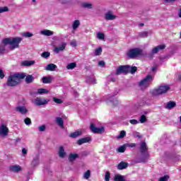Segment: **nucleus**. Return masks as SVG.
I'll return each instance as SVG.
<instances>
[{"label":"nucleus","mask_w":181,"mask_h":181,"mask_svg":"<svg viewBox=\"0 0 181 181\" xmlns=\"http://www.w3.org/2000/svg\"><path fill=\"white\" fill-rule=\"evenodd\" d=\"M41 56L44 59H47V57H50V52H44L42 53Z\"/></svg>","instance_id":"obj_40"},{"label":"nucleus","mask_w":181,"mask_h":181,"mask_svg":"<svg viewBox=\"0 0 181 181\" xmlns=\"http://www.w3.org/2000/svg\"><path fill=\"white\" fill-rule=\"evenodd\" d=\"M91 141V137H84L79 139L76 144L77 145H83V144H87Z\"/></svg>","instance_id":"obj_13"},{"label":"nucleus","mask_w":181,"mask_h":181,"mask_svg":"<svg viewBox=\"0 0 181 181\" xmlns=\"http://www.w3.org/2000/svg\"><path fill=\"white\" fill-rule=\"evenodd\" d=\"M130 66L129 65H122L119 66L116 70V75L119 76V74H128L129 73Z\"/></svg>","instance_id":"obj_5"},{"label":"nucleus","mask_w":181,"mask_h":181,"mask_svg":"<svg viewBox=\"0 0 181 181\" xmlns=\"http://www.w3.org/2000/svg\"><path fill=\"white\" fill-rule=\"evenodd\" d=\"M22 42V37H8L4 38L1 41V43L5 46L11 45L10 50H14L19 47V43Z\"/></svg>","instance_id":"obj_2"},{"label":"nucleus","mask_w":181,"mask_h":181,"mask_svg":"<svg viewBox=\"0 0 181 181\" xmlns=\"http://www.w3.org/2000/svg\"><path fill=\"white\" fill-rule=\"evenodd\" d=\"M30 95H33V94H40V95H42V94H49V90L45 88H40L37 90V92L30 93Z\"/></svg>","instance_id":"obj_18"},{"label":"nucleus","mask_w":181,"mask_h":181,"mask_svg":"<svg viewBox=\"0 0 181 181\" xmlns=\"http://www.w3.org/2000/svg\"><path fill=\"white\" fill-rule=\"evenodd\" d=\"M90 176H91V171L90 170H88L83 175V177L85 179H90Z\"/></svg>","instance_id":"obj_34"},{"label":"nucleus","mask_w":181,"mask_h":181,"mask_svg":"<svg viewBox=\"0 0 181 181\" xmlns=\"http://www.w3.org/2000/svg\"><path fill=\"white\" fill-rule=\"evenodd\" d=\"M149 59H153V56L150 55V56H149Z\"/></svg>","instance_id":"obj_62"},{"label":"nucleus","mask_w":181,"mask_h":181,"mask_svg":"<svg viewBox=\"0 0 181 181\" xmlns=\"http://www.w3.org/2000/svg\"><path fill=\"white\" fill-rule=\"evenodd\" d=\"M0 78L3 79L5 78V74L4 73V71L0 69Z\"/></svg>","instance_id":"obj_53"},{"label":"nucleus","mask_w":181,"mask_h":181,"mask_svg":"<svg viewBox=\"0 0 181 181\" xmlns=\"http://www.w3.org/2000/svg\"><path fill=\"white\" fill-rule=\"evenodd\" d=\"M56 69H57V66L54 64H49L46 67L47 71H54Z\"/></svg>","instance_id":"obj_20"},{"label":"nucleus","mask_w":181,"mask_h":181,"mask_svg":"<svg viewBox=\"0 0 181 181\" xmlns=\"http://www.w3.org/2000/svg\"><path fill=\"white\" fill-rule=\"evenodd\" d=\"M90 129L93 134H104L105 131L103 127H97L93 123H90Z\"/></svg>","instance_id":"obj_7"},{"label":"nucleus","mask_w":181,"mask_h":181,"mask_svg":"<svg viewBox=\"0 0 181 181\" xmlns=\"http://www.w3.org/2000/svg\"><path fill=\"white\" fill-rule=\"evenodd\" d=\"M5 46L0 45V54H4V52H5Z\"/></svg>","instance_id":"obj_51"},{"label":"nucleus","mask_w":181,"mask_h":181,"mask_svg":"<svg viewBox=\"0 0 181 181\" xmlns=\"http://www.w3.org/2000/svg\"><path fill=\"white\" fill-rule=\"evenodd\" d=\"M110 103H112L113 105H117L118 104V100L114 98H110Z\"/></svg>","instance_id":"obj_47"},{"label":"nucleus","mask_w":181,"mask_h":181,"mask_svg":"<svg viewBox=\"0 0 181 181\" xmlns=\"http://www.w3.org/2000/svg\"><path fill=\"white\" fill-rule=\"evenodd\" d=\"M165 2H175L176 0H163Z\"/></svg>","instance_id":"obj_58"},{"label":"nucleus","mask_w":181,"mask_h":181,"mask_svg":"<svg viewBox=\"0 0 181 181\" xmlns=\"http://www.w3.org/2000/svg\"><path fill=\"white\" fill-rule=\"evenodd\" d=\"M38 129H39L40 132H43L46 131V126L45 124L41 125L38 127Z\"/></svg>","instance_id":"obj_49"},{"label":"nucleus","mask_w":181,"mask_h":181,"mask_svg":"<svg viewBox=\"0 0 181 181\" xmlns=\"http://www.w3.org/2000/svg\"><path fill=\"white\" fill-rule=\"evenodd\" d=\"M153 81V76L152 75H147L143 80L139 82V86H144L145 87H149Z\"/></svg>","instance_id":"obj_6"},{"label":"nucleus","mask_w":181,"mask_h":181,"mask_svg":"<svg viewBox=\"0 0 181 181\" xmlns=\"http://www.w3.org/2000/svg\"><path fill=\"white\" fill-rule=\"evenodd\" d=\"M42 83L43 84H49V83H52V78L50 76H43Z\"/></svg>","instance_id":"obj_26"},{"label":"nucleus","mask_w":181,"mask_h":181,"mask_svg":"<svg viewBox=\"0 0 181 181\" xmlns=\"http://www.w3.org/2000/svg\"><path fill=\"white\" fill-rule=\"evenodd\" d=\"M101 53H103V48L101 47H99L95 50V56H100Z\"/></svg>","instance_id":"obj_32"},{"label":"nucleus","mask_w":181,"mask_h":181,"mask_svg":"<svg viewBox=\"0 0 181 181\" xmlns=\"http://www.w3.org/2000/svg\"><path fill=\"white\" fill-rule=\"evenodd\" d=\"M139 26H141V27H142V26H145V24H144V23H140L139 25Z\"/></svg>","instance_id":"obj_61"},{"label":"nucleus","mask_w":181,"mask_h":181,"mask_svg":"<svg viewBox=\"0 0 181 181\" xmlns=\"http://www.w3.org/2000/svg\"><path fill=\"white\" fill-rule=\"evenodd\" d=\"M82 6L83 8H88L89 9H91V8H93V4L88 3H83Z\"/></svg>","instance_id":"obj_42"},{"label":"nucleus","mask_w":181,"mask_h":181,"mask_svg":"<svg viewBox=\"0 0 181 181\" xmlns=\"http://www.w3.org/2000/svg\"><path fill=\"white\" fill-rule=\"evenodd\" d=\"M66 46H67V43L62 42L61 46L55 47L54 49L55 53H59V52H63V50L66 49Z\"/></svg>","instance_id":"obj_17"},{"label":"nucleus","mask_w":181,"mask_h":181,"mask_svg":"<svg viewBox=\"0 0 181 181\" xmlns=\"http://www.w3.org/2000/svg\"><path fill=\"white\" fill-rule=\"evenodd\" d=\"M169 180V175H164L163 177H160L159 178V181H168Z\"/></svg>","instance_id":"obj_48"},{"label":"nucleus","mask_w":181,"mask_h":181,"mask_svg":"<svg viewBox=\"0 0 181 181\" xmlns=\"http://www.w3.org/2000/svg\"><path fill=\"white\" fill-rule=\"evenodd\" d=\"M33 64H35V61L25 60L21 62V66H26L27 67L33 66Z\"/></svg>","instance_id":"obj_24"},{"label":"nucleus","mask_w":181,"mask_h":181,"mask_svg":"<svg viewBox=\"0 0 181 181\" xmlns=\"http://www.w3.org/2000/svg\"><path fill=\"white\" fill-rule=\"evenodd\" d=\"M78 26H80V21L75 20L72 24V28L74 30H76V29H78Z\"/></svg>","instance_id":"obj_29"},{"label":"nucleus","mask_w":181,"mask_h":181,"mask_svg":"<svg viewBox=\"0 0 181 181\" xmlns=\"http://www.w3.org/2000/svg\"><path fill=\"white\" fill-rule=\"evenodd\" d=\"M125 135H127V132L124 130L121 131L119 135L117 136V139H122L125 137Z\"/></svg>","instance_id":"obj_33"},{"label":"nucleus","mask_w":181,"mask_h":181,"mask_svg":"<svg viewBox=\"0 0 181 181\" xmlns=\"http://www.w3.org/2000/svg\"><path fill=\"white\" fill-rule=\"evenodd\" d=\"M22 153L23 155H26L28 153V150H26V148H23L22 149Z\"/></svg>","instance_id":"obj_57"},{"label":"nucleus","mask_w":181,"mask_h":181,"mask_svg":"<svg viewBox=\"0 0 181 181\" xmlns=\"http://www.w3.org/2000/svg\"><path fill=\"white\" fill-rule=\"evenodd\" d=\"M71 46H72L73 47H76V46H77V42H76L75 41H71Z\"/></svg>","instance_id":"obj_56"},{"label":"nucleus","mask_w":181,"mask_h":181,"mask_svg":"<svg viewBox=\"0 0 181 181\" xmlns=\"http://www.w3.org/2000/svg\"><path fill=\"white\" fill-rule=\"evenodd\" d=\"M23 36H25V37H32V36H33V34L29 32H26L23 33Z\"/></svg>","instance_id":"obj_50"},{"label":"nucleus","mask_w":181,"mask_h":181,"mask_svg":"<svg viewBox=\"0 0 181 181\" xmlns=\"http://www.w3.org/2000/svg\"><path fill=\"white\" fill-rule=\"evenodd\" d=\"M8 134H9V129L8 127L5 124H1L0 127V135H1V136H6Z\"/></svg>","instance_id":"obj_9"},{"label":"nucleus","mask_w":181,"mask_h":181,"mask_svg":"<svg viewBox=\"0 0 181 181\" xmlns=\"http://www.w3.org/2000/svg\"><path fill=\"white\" fill-rule=\"evenodd\" d=\"M56 122L61 128H64V121L62 117H56Z\"/></svg>","instance_id":"obj_21"},{"label":"nucleus","mask_w":181,"mask_h":181,"mask_svg":"<svg viewBox=\"0 0 181 181\" xmlns=\"http://www.w3.org/2000/svg\"><path fill=\"white\" fill-rule=\"evenodd\" d=\"M50 100L49 99H42V98H36L35 99V105H46L49 103Z\"/></svg>","instance_id":"obj_8"},{"label":"nucleus","mask_w":181,"mask_h":181,"mask_svg":"<svg viewBox=\"0 0 181 181\" xmlns=\"http://www.w3.org/2000/svg\"><path fill=\"white\" fill-rule=\"evenodd\" d=\"M77 158H78V154L70 153L68 159L71 163H73V162H74L76 160V159H77Z\"/></svg>","instance_id":"obj_19"},{"label":"nucleus","mask_w":181,"mask_h":181,"mask_svg":"<svg viewBox=\"0 0 181 181\" xmlns=\"http://www.w3.org/2000/svg\"><path fill=\"white\" fill-rule=\"evenodd\" d=\"M138 70V68L136 66H130V70L129 73H131V74H134V73H136V71Z\"/></svg>","instance_id":"obj_41"},{"label":"nucleus","mask_w":181,"mask_h":181,"mask_svg":"<svg viewBox=\"0 0 181 181\" xmlns=\"http://www.w3.org/2000/svg\"><path fill=\"white\" fill-rule=\"evenodd\" d=\"M124 146L127 148H136V144L135 143H127L124 144Z\"/></svg>","instance_id":"obj_37"},{"label":"nucleus","mask_w":181,"mask_h":181,"mask_svg":"<svg viewBox=\"0 0 181 181\" xmlns=\"http://www.w3.org/2000/svg\"><path fill=\"white\" fill-rule=\"evenodd\" d=\"M26 84H31L35 81V77L32 75H26V73H15L13 75H10L7 79L6 85L8 87H16L19 86L21 82L24 78Z\"/></svg>","instance_id":"obj_1"},{"label":"nucleus","mask_w":181,"mask_h":181,"mask_svg":"<svg viewBox=\"0 0 181 181\" xmlns=\"http://www.w3.org/2000/svg\"><path fill=\"white\" fill-rule=\"evenodd\" d=\"M180 122H181V116L180 117Z\"/></svg>","instance_id":"obj_64"},{"label":"nucleus","mask_w":181,"mask_h":181,"mask_svg":"<svg viewBox=\"0 0 181 181\" xmlns=\"http://www.w3.org/2000/svg\"><path fill=\"white\" fill-rule=\"evenodd\" d=\"M8 11H9L8 6L0 7V13H4V12H8Z\"/></svg>","instance_id":"obj_45"},{"label":"nucleus","mask_w":181,"mask_h":181,"mask_svg":"<svg viewBox=\"0 0 181 181\" xmlns=\"http://www.w3.org/2000/svg\"><path fill=\"white\" fill-rule=\"evenodd\" d=\"M169 90H170V86H169V85H160L157 88L151 91V93L153 94V95L157 96L168 93Z\"/></svg>","instance_id":"obj_3"},{"label":"nucleus","mask_w":181,"mask_h":181,"mask_svg":"<svg viewBox=\"0 0 181 181\" xmlns=\"http://www.w3.org/2000/svg\"><path fill=\"white\" fill-rule=\"evenodd\" d=\"M143 52L144 51L140 48L130 49L127 53V56L129 57V59H135L138 57V56H144Z\"/></svg>","instance_id":"obj_4"},{"label":"nucleus","mask_w":181,"mask_h":181,"mask_svg":"<svg viewBox=\"0 0 181 181\" xmlns=\"http://www.w3.org/2000/svg\"><path fill=\"white\" fill-rule=\"evenodd\" d=\"M115 181H127L125 180V177L124 175H121L120 174H116L114 177Z\"/></svg>","instance_id":"obj_23"},{"label":"nucleus","mask_w":181,"mask_h":181,"mask_svg":"<svg viewBox=\"0 0 181 181\" xmlns=\"http://www.w3.org/2000/svg\"><path fill=\"white\" fill-rule=\"evenodd\" d=\"M76 67H77L76 62H71L66 66L67 70H73V69H76Z\"/></svg>","instance_id":"obj_27"},{"label":"nucleus","mask_w":181,"mask_h":181,"mask_svg":"<svg viewBox=\"0 0 181 181\" xmlns=\"http://www.w3.org/2000/svg\"><path fill=\"white\" fill-rule=\"evenodd\" d=\"M127 168H128V163L124 161H121L117 166L118 170H124Z\"/></svg>","instance_id":"obj_15"},{"label":"nucleus","mask_w":181,"mask_h":181,"mask_svg":"<svg viewBox=\"0 0 181 181\" xmlns=\"http://www.w3.org/2000/svg\"><path fill=\"white\" fill-rule=\"evenodd\" d=\"M151 70L152 71H156V66H153Z\"/></svg>","instance_id":"obj_59"},{"label":"nucleus","mask_w":181,"mask_h":181,"mask_svg":"<svg viewBox=\"0 0 181 181\" xmlns=\"http://www.w3.org/2000/svg\"><path fill=\"white\" fill-rule=\"evenodd\" d=\"M59 158H64L66 156V151H64V147L61 146L59 149Z\"/></svg>","instance_id":"obj_25"},{"label":"nucleus","mask_w":181,"mask_h":181,"mask_svg":"<svg viewBox=\"0 0 181 181\" xmlns=\"http://www.w3.org/2000/svg\"><path fill=\"white\" fill-rule=\"evenodd\" d=\"M148 35H149V33L148 31H144V32L140 33L139 34V36H140V37H148Z\"/></svg>","instance_id":"obj_35"},{"label":"nucleus","mask_w":181,"mask_h":181,"mask_svg":"<svg viewBox=\"0 0 181 181\" xmlns=\"http://www.w3.org/2000/svg\"><path fill=\"white\" fill-rule=\"evenodd\" d=\"M175 107H176V103L170 100L167 103L165 108H167V110H172L173 108H175Z\"/></svg>","instance_id":"obj_22"},{"label":"nucleus","mask_w":181,"mask_h":181,"mask_svg":"<svg viewBox=\"0 0 181 181\" xmlns=\"http://www.w3.org/2000/svg\"><path fill=\"white\" fill-rule=\"evenodd\" d=\"M139 121L141 124H144V122H146L147 121L146 116L145 115H142L140 117Z\"/></svg>","instance_id":"obj_38"},{"label":"nucleus","mask_w":181,"mask_h":181,"mask_svg":"<svg viewBox=\"0 0 181 181\" xmlns=\"http://www.w3.org/2000/svg\"><path fill=\"white\" fill-rule=\"evenodd\" d=\"M105 21H114V19H117V16L112 14V11H108L105 14Z\"/></svg>","instance_id":"obj_10"},{"label":"nucleus","mask_w":181,"mask_h":181,"mask_svg":"<svg viewBox=\"0 0 181 181\" xmlns=\"http://www.w3.org/2000/svg\"><path fill=\"white\" fill-rule=\"evenodd\" d=\"M129 122L132 124V125H136V124H138V120L136 119H130Z\"/></svg>","instance_id":"obj_52"},{"label":"nucleus","mask_w":181,"mask_h":181,"mask_svg":"<svg viewBox=\"0 0 181 181\" xmlns=\"http://www.w3.org/2000/svg\"><path fill=\"white\" fill-rule=\"evenodd\" d=\"M98 65L101 67H105V62L104 61H100L98 62Z\"/></svg>","instance_id":"obj_55"},{"label":"nucleus","mask_w":181,"mask_h":181,"mask_svg":"<svg viewBox=\"0 0 181 181\" xmlns=\"http://www.w3.org/2000/svg\"><path fill=\"white\" fill-rule=\"evenodd\" d=\"M139 151L141 155H144L146 152H148V146H146V142L141 141L140 144Z\"/></svg>","instance_id":"obj_11"},{"label":"nucleus","mask_w":181,"mask_h":181,"mask_svg":"<svg viewBox=\"0 0 181 181\" xmlns=\"http://www.w3.org/2000/svg\"><path fill=\"white\" fill-rule=\"evenodd\" d=\"M16 110L22 114L23 115L28 114V109H26L25 106H18L16 107Z\"/></svg>","instance_id":"obj_16"},{"label":"nucleus","mask_w":181,"mask_h":181,"mask_svg":"<svg viewBox=\"0 0 181 181\" xmlns=\"http://www.w3.org/2000/svg\"><path fill=\"white\" fill-rule=\"evenodd\" d=\"M125 151H127V146H125V144L122 146H119L117 148V152H119V153H124Z\"/></svg>","instance_id":"obj_31"},{"label":"nucleus","mask_w":181,"mask_h":181,"mask_svg":"<svg viewBox=\"0 0 181 181\" xmlns=\"http://www.w3.org/2000/svg\"><path fill=\"white\" fill-rule=\"evenodd\" d=\"M10 172H13L14 173H18L22 171V167L21 165H14L9 167Z\"/></svg>","instance_id":"obj_12"},{"label":"nucleus","mask_w":181,"mask_h":181,"mask_svg":"<svg viewBox=\"0 0 181 181\" xmlns=\"http://www.w3.org/2000/svg\"><path fill=\"white\" fill-rule=\"evenodd\" d=\"M42 33L45 36H52L54 34L53 31L49 30H44L42 31Z\"/></svg>","instance_id":"obj_28"},{"label":"nucleus","mask_w":181,"mask_h":181,"mask_svg":"<svg viewBox=\"0 0 181 181\" xmlns=\"http://www.w3.org/2000/svg\"><path fill=\"white\" fill-rule=\"evenodd\" d=\"M165 48L166 45L165 44L156 46L152 49V53H153V54H156V53H158L159 50H164V49Z\"/></svg>","instance_id":"obj_14"},{"label":"nucleus","mask_w":181,"mask_h":181,"mask_svg":"<svg viewBox=\"0 0 181 181\" xmlns=\"http://www.w3.org/2000/svg\"><path fill=\"white\" fill-rule=\"evenodd\" d=\"M98 36V39H100V40H104L105 35H104V33H98L97 34Z\"/></svg>","instance_id":"obj_43"},{"label":"nucleus","mask_w":181,"mask_h":181,"mask_svg":"<svg viewBox=\"0 0 181 181\" xmlns=\"http://www.w3.org/2000/svg\"><path fill=\"white\" fill-rule=\"evenodd\" d=\"M110 177H111V173H110V172L107 171L105 173V180L110 181Z\"/></svg>","instance_id":"obj_44"},{"label":"nucleus","mask_w":181,"mask_h":181,"mask_svg":"<svg viewBox=\"0 0 181 181\" xmlns=\"http://www.w3.org/2000/svg\"><path fill=\"white\" fill-rule=\"evenodd\" d=\"M177 81H181V72H179L176 76Z\"/></svg>","instance_id":"obj_54"},{"label":"nucleus","mask_w":181,"mask_h":181,"mask_svg":"<svg viewBox=\"0 0 181 181\" xmlns=\"http://www.w3.org/2000/svg\"><path fill=\"white\" fill-rule=\"evenodd\" d=\"M138 138H141V135H137Z\"/></svg>","instance_id":"obj_63"},{"label":"nucleus","mask_w":181,"mask_h":181,"mask_svg":"<svg viewBox=\"0 0 181 181\" xmlns=\"http://www.w3.org/2000/svg\"><path fill=\"white\" fill-rule=\"evenodd\" d=\"M178 16H179L180 18H181V8H180V12H179V13H178Z\"/></svg>","instance_id":"obj_60"},{"label":"nucleus","mask_w":181,"mask_h":181,"mask_svg":"<svg viewBox=\"0 0 181 181\" xmlns=\"http://www.w3.org/2000/svg\"><path fill=\"white\" fill-rule=\"evenodd\" d=\"M82 132H75L71 133L69 136L70 138H77L78 136H80V135H81Z\"/></svg>","instance_id":"obj_30"},{"label":"nucleus","mask_w":181,"mask_h":181,"mask_svg":"<svg viewBox=\"0 0 181 181\" xmlns=\"http://www.w3.org/2000/svg\"><path fill=\"white\" fill-rule=\"evenodd\" d=\"M24 122H25V125H31L32 124V120L29 117L25 118L24 119Z\"/></svg>","instance_id":"obj_46"},{"label":"nucleus","mask_w":181,"mask_h":181,"mask_svg":"<svg viewBox=\"0 0 181 181\" xmlns=\"http://www.w3.org/2000/svg\"><path fill=\"white\" fill-rule=\"evenodd\" d=\"M52 100L56 104H63V100L62 99H59L56 97L52 98Z\"/></svg>","instance_id":"obj_39"},{"label":"nucleus","mask_w":181,"mask_h":181,"mask_svg":"<svg viewBox=\"0 0 181 181\" xmlns=\"http://www.w3.org/2000/svg\"><path fill=\"white\" fill-rule=\"evenodd\" d=\"M32 165H33V166H34V168H35V166H37V165H39V158L37 157L34 158L32 162Z\"/></svg>","instance_id":"obj_36"}]
</instances>
